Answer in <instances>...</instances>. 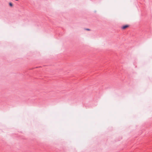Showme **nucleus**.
<instances>
[{
  "instance_id": "f257e3e1",
  "label": "nucleus",
  "mask_w": 152,
  "mask_h": 152,
  "mask_svg": "<svg viewBox=\"0 0 152 152\" xmlns=\"http://www.w3.org/2000/svg\"><path fill=\"white\" fill-rule=\"evenodd\" d=\"M129 26L128 25H126L124 26H123L121 27V28L123 29H126V28L128 27H129Z\"/></svg>"
},
{
  "instance_id": "f03ea898",
  "label": "nucleus",
  "mask_w": 152,
  "mask_h": 152,
  "mask_svg": "<svg viewBox=\"0 0 152 152\" xmlns=\"http://www.w3.org/2000/svg\"><path fill=\"white\" fill-rule=\"evenodd\" d=\"M9 4L10 6L11 7H12L13 6L11 2H10Z\"/></svg>"
},
{
  "instance_id": "7ed1b4c3",
  "label": "nucleus",
  "mask_w": 152,
  "mask_h": 152,
  "mask_svg": "<svg viewBox=\"0 0 152 152\" xmlns=\"http://www.w3.org/2000/svg\"><path fill=\"white\" fill-rule=\"evenodd\" d=\"M86 30H88V31H90V29H88V28L86 29Z\"/></svg>"
}]
</instances>
